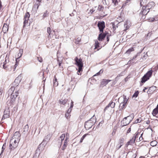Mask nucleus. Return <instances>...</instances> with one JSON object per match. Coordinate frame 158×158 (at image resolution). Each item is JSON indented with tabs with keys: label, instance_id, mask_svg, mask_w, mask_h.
Segmentation results:
<instances>
[{
	"label": "nucleus",
	"instance_id": "nucleus-42",
	"mask_svg": "<svg viewBox=\"0 0 158 158\" xmlns=\"http://www.w3.org/2000/svg\"><path fill=\"white\" fill-rule=\"evenodd\" d=\"M87 135H89V134H85L84 135H83V136L82 137V138H81V140L80 141V143H81V142H82L83 140L84 139V138Z\"/></svg>",
	"mask_w": 158,
	"mask_h": 158
},
{
	"label": "nucleus",
	"instance_id": "nucleus-50",
	"mask_svg": "<svg viewBox=\"0 0 158 158\" xmlns=\"http://www.w3.org/2000/svg\"><path fill=\"white\" fill-rule=\"evenodd\" d=\"M37 59L40 62H41L42 61V59L41 57H37Z\"/></svg>",
	"mask_w": 158,
	"mask_h": 158
},
{
	"label": "nucleus",
	"instance_id": "nucleus-53",
	"mask_svg": "<svg viewBox=\"0 0 158 158\" xmlns=\"http://www.w3.org/2000/svg\"><path fill=\"white\" fill-rule=\"evenodd\" d=\"M68 139H69L68 137L66 136L65 138V139L64 140V143H67V142H68Z\"/></svg>",
	"mask_w": 158,
	"mask_h": 158
},
{
	"label": "nucleus",
	"instance_id": "nucleus-12",
	"mask_svg": "<svg viewBox=\"0 0 158 158\" xmlns=\"http://www.w3.org/2000/svg\"><path fill=\"white\" fill-rule=\"evenodd\" d=\"M156 87L152 86L149 88L147 92L148 94H152L156 90Z\"/></svg>",
	"mask_w": 158,
	"mask_h": 158
},
{
	"label": "nucleus",
	"instance_id": "nucleus-27",
	"mask_svg": "<svg viewBox=\"0 0 158 158\" xmlns=\"http://www.w3.org/2000/svg\"><path fill=\"white\" fill-rule=\"evenodd\" d=\"M57 60L58 62V65L59 66H60L62 62V59L61 58H59V57H57Z\"/></svg>",
	"mask_w": 158,
	"mask_h": 158
},
{
	"label": "nucleus",
	"instance_id": "nucleus-35",
	"mask_svg": "<svg viewBox=\"0 0 158 158\" xmlns=\"http://www.w3.org/2000/svg\"><path fill=\"white\" fill-rule=\"evenodd\" d=\"M127 101V98H126V96H124L123 97V102L124 103V104H126Z\"/></svg>",
	"mask_w": 158,
	"mask_h": 158
},
{
	"label": "nucleus",
	"instance_id": "nucleus-39",
	"mask_svg": "<svg viewBox=\"0 0 158 158\" xmlns=\"http://www.w3.org/2000/svg\"><path fill=\"white\" fill-rule=\"evenodd\" d=\"M9 114H4L2 118V120L6 118L9 117Z\"/></svg>",
	"mask_w": 158,
	"mask_h": 158
},
{
	"label": "nucleus",
	"instance_id": "nucleus-9",
	"mask_svg": "<svg viewBox=\"0 0 158 158\" xmlns=\"http://www.w3.org/2000/svg\"><path fill=\"white\" fill-rule=\"evenodd\" d=\"M3 67L4 69L9 71H11L12 69V66L6 64V59L3 63Z\"/></svg>",
	"mask_w": 158,
	"mask_h": 158
},
{
	"label": "nucleus",
	"instance_id": "nucleus-58",
	"mask_svg": "<svg viewBox=\"0 0 158 158\" xmlns=\"http://www.w3.org/2000/svg\"><path fill=\"white\" fill-rule=\"evenodd\" d=\"M17 66V64H15V68H13V67H12V68H13L14 69H13V71H15V68Z\"/></svg>",
	"mask_w": 158,
	"mask_h": 158
},
{
	"label": "nucleus",
	"instance_id": "nucleus-57",
	"mask_svg": "<svg viewBox=\"0 0 158 158\" xmlns=\"http://www.w3.org/2000/svg\"><path fill=\"white\" fill-rule=\"evenodd\" d=\"M3 89H0V95H1L2 93Z\"/></svg>",
	"mask_w": 158,
	"mask_h": 158
},
{
	"label": "nucleus",
	"instance_id": "nucleus-24",
	"mask_svg": "<svg viewBox=\"0 0 158 158\" xmlns=\"http://www.w3.org/2000/svg\"><path fill=\"white\" fill-rule=\"evenodd\" d=\"M28 128L29 127L28 125H26L23 128V133L24 134L27 132L28 130Z\"/></svg>",
	"mask_w": 158,
	"mask_h": 158
},
{
	"label": "nucleus",
	"instance_id": "nucleus-54",
	"mask_svg": "<svg viewBox=\"0 0 158 158\" xmlns=\"http://www.w3.org/2000/svg\"><path fill=\"white\" fill-rule=\"evenodd\" d=\"M141 122V120H140V119H137V120H136L135 121V123H140Z\"/></svg>",
	"mask_w": 158,
	"mask_h": 158
},
{
	"label": "nucleus",
	"instance_id": "nucleus-10",
	"mask_svg": "<svg viewBox=\"0 0 158 158\" xmlns=\"http://www.w3.org/2000/svg\"><path fill=\"white\" fill-rule=\"evenodd\" d=\"M94 124L91 123L90 121H87L85 124V127L86 129H89Z\"/></svg>",
	"mask_w": 158,
	"mask_h": 158
},
{
	"label": "nucleus",
	"instance_id": "nucleus-16",
	"mask_svg": "<svg viewBox=\"0 0 158 158\" xmlns=\"http://www.w3.org/2000/svg\"><path fill=\"white\" fill-rule=\"evenodd\" d=\"M106 36V34L104 33L102 34V33L101 32L99 34L98 39V40L101 41L105 38Z\"/></svg>",
	"mask_w": 158,
	"mask_h": 158
},
{
	"label": "nucleus",
	"instance_id": "nucleus-48",
	"mask_svg": "<svg viewBox=\"0 0 158 158\" xmlns=\"http://www.w3.org/2000/svg\"><path fill=\"white\" fill-rule=\"evenodd\" d=\"M112 2L114 3L115 5H116L118 3L117 0H112Z\"/></svg>",
	"mask_w": 158,
	"mask_h": 158
},
{
	"label": "nucleus",
	"instance_id": "nucleus-15",
	"mask_svg": "<svg viewBox=\"0 0 158 158\" xmlns=\"http://www.w3.org/2000/svg\"><path fill=\"white\" fill-rule=\"evenodd\" d=\"M131 26L130 23L129 21H127L124 24V27L125 29H124V31H126Z\"/></svg>",
	"mask_w": 158,
	"mask_h": 158
},
{
	"label": "nucleus",
	"instance_id": "nucleus-52",
	"mask_svg": "<svg viewBox=\"0 0 158 158\" xmlns=\"http://www.w3.org/2000/svg\"><path fill=\"white\" fill-rule=\"evenodd\" d=\"M70 116V115L69 114L66 112V113H65V117L67 118H68V117L69 116Z\"/></svg>",
	"mask_w": 158,
	"mask_h": 158
},
{
	"label": "nucleus",
	"instance_id": "nucleus-55",
	"mask_svg": "<svg viewBox=\"0 0 158 158\" xmlns=\"http://www.w3.org/2000/svg\"><path fill=\"white\" fill-rule=\"evenodd\" d=\"M123 76V73H121L120 74H118V76L116 78V79H117L118 77H119L120 76Z\"/></svg>",
	"mask_w": 158,
	"mask_h": 158
},
{
	"label": "nucleus",
	"instance_id": "nucleus-17",
	"mask_svg": "<svg viewBox=\"0 0 158 158\" xmlns=\"http://www.w3.org/2000/svg\"><path fill=\"white\" fill-rule=\"evenodd\" d=\"M51 135L50 134H47V135L45 137V138L43 140V141H45L47 143L48 142L51 138Z\"/></svg>",
	"mask_w": 158,
	"mask_h": 158
},
{
	"label": "nucleus",
	"instance_id": "nucleus-6",
	"mask_svg": "<svg viewBox=\"0 0 158 158\" xmlns=\"http://www.w3.org/2000/svg\"><path fill=\"white\" fill-rule=\"evenodd\" d=\"M132 118L130 116H128L124 118L123 120L121 122L123 126H126L128 124L131 122Z\"/></svg>",
	"mask_w": 158,
	"mask_h": 158
},
{
	"label": "nucleus",
	"instance_id": "nucleus-8",
	"mask_svg": "<svg viewBox=\"0 0 158 158\" xmlns=\"http://www.w3.org/2000/svg\"><path fill=\"white\" fill-rule=\"evenodd\" d=\"M20 134L19 132H16L12 137L11 139H14L17 141L19 142L20 139Z\"/></svg>",
	"mask_w": 158,
	"mask_h": 158
},
{
	"label": "nucleus",
	"instance_id": "nucleus-2",
	"mask_svg": "<svg viewBox=\"0 0 158 158\" xmlns=\"http://www.w3.org/2000/svg\"><path fill=\"white\" fill-rule=\"evenodd\" d=\"M75 60L76 61L75 64L78 67V72H82V68L83 66L82 59L81 58L79 59L76 57L75 58Z\"/></svg>",
	"mask_w": 158,
	"mask_h": 158
},
{
	"label": "nucleus",
	"instance_id": "nucleus-31",
	"mask_svg": "<svg viewBox=\"0 0 158 158\" xmlns=\"http://www.w3.org/2000/svg\"><path fill=\"white\" fill-rule=\"evenodd\" d=\"M140 1L141 6H144V4H146L147 2V0H140Z\"/></svg>",
	"mask_w": 158,
	"mask_h": 158
},
{
	"label": "nucleus",
	"instance_id": "nucleus-49",
	"mask_svg": "<svg viewBox=\"0 0 158 158\" xmlns=\"http://www.w3.org/2000/svg\"><path fill=\"white\" fill-rule=\"evenodd\" d=\"M138 134H135V135H134V136L132 137V138L133 139H135V140L136 138L138 137Z\"/></svg>",
	"mask_w": 158,
	"mask_h": 158
},
{
	"label": "nucleus",
	"instance_id": "nucleus-5",
	"mask_svg": "<svg viewBox=\"0 0 158 158\" xmlns=\"http://www.w3.org/2000/svg\"><path fill=\"white\" fill-rule=\"evenodd\" d=\"M149 10H148L146 6H143L142 7V10L139 14V15H142V18L144 19L145 16L149 12Z\"/></svg>",
	"mask_w": 158,
	"mask_h": 158
},
{
	"label": "nucleus",
	"instance_id": "nucleus-36",
	"mask_svg": "<svg viewBox=\"0 0 158 158\" xmlns=\"http://www.w3.org/2000/svg\"><path fill=\"white\" fill-rule=\"evenodd\" d=\"M9 110L8 108L6 109L4 111V114H9Z\"/></svg>",
	"mask_w": 158,
	"mask_h": 158
},
{
	"label": "nucleus",
	"instance_id": "nucleus-13",
	"mask_svg": "<svg viewBox=\"0 0 158 158\" xmlns=\"http://www.w3.org/2000/svg\"><path fill=\"white\" fill-rule=\"evenodd\" d=\"M30 16V15L29 13L28 12H27L26 13L24 18V21L23 23L24 25H25L26 23H27L28 20L29 19Z\"/></svg>",
	"mask_w": 158,
	"mask_h": 158
},
{
	"label": "nucleus",
	"instance_id": "nucleus-21",
	"mask_svg": "<svg viewBox=\"0 0 158 158\" xmlns=\"http://www.w3.org/2000/svg\"><path fill=\"white\" fill-rule=\"evenodd\" d=\"M158 113V104L155 109H154L152 112V114L153 116H155Z\"/></svg>",
	"mask_w": 158,
	"mask_h": 158
},
{
	"label": "nucleus",
	"instance_id": "nucleus-14",
	"mask_svg": "<svg viewBox=\"0 0 158 158\" xmlns=\"http://www.w3.org/2000/svg\"><path fill=\"white\" fill-rule=\"evenodd\" d=\"M155 6V3L153 2H151L148 3L147 5L145 6H146L147 8L149 10L150 9L154 7Z\"/></svg>",
	"mask_w": 158,
	"mask_h": 158
},
{
	"label": "nucleus",
	"instance_id": "nucleus-28",
	"mask_svg": "<svg viewBox=\"0 0 158 158\" xmlns=\"http://www.w3.org/2000/svg\"><path fill=\"white\" fill-rule=\"evenodd\" d=\"M95 47L94 49H97L99 48V43L98 41L97 40H95Z\"/></svg>",
	"mask_w": 158,
	"mask_h": 158
},
{
	"label": "nucleus",
	"instance_id": "nucleus-64",
	"mask_svg": "<svg viewBox=\"0 0 158 158\" xmlns=\"http://www.w3.org/2000/svg\"><path fill=\"white\" fill-rule=\"evenodd\" d=\"M115 134V132H114V131H113L112 133V135H114Z\"/></svg>",
	"mask_w": 158,
	"mask_h": 158
},
{
	"label": "nucleus",
	"instance_id": "nucleus-62",
	"mask_svg": "<svg viewBox=\"0 0 158 158\" xmlns=\"http://www.w3.org/2000/svg\"><path fill=\"white\" fill-rule=\"evenodd\" d=\"M137 57V55H136L135 56H134L133 57V58L132 59H135Z\"/></svg>",
	"mask_w": 158,
	"mask_h": 158
},
{
	"label": "nucleus",
	"instance_id": "nucleus-47",
	"mask_svg": "<svg viewBox=\"0 0 158 158\" xmlns=\"http://www.w3.org/2000/svg\"><path fill=\"white\" fill-rule=\"evenodd\" d=\"M6 145V144L5 143L3 145V146L2 147V152H1V154H0V155H2V153L3 152V151H4V150L5 149V145Z\"/></svg>",
	"mask_w": 158,
	"mask_h": 158
},
{
	"label": "nucleus",
	"instance_id": "nucleus-7",
	"mask_svg": "<svg viewBox=\"0 0 158 158\" xmlns=\"http://www.w3.org/2000/svg\"><path fill=\"white\" fill-rule=\"evenodd\" d=\"M98 26L99 28L100 32L102 33L103 29L105 27V23L103 21L99 22L98 23Z\"/></svg>",
	"mask_w": 158,
	"mask_h": 158
},
{
	"label": "nucleus",
	"instance_id": "nucleus-46",
	"mask_svg": "<svg viewBox=\"0 0 158 158\" xmlns=\"http://www.w3.org/2000/svg\"><path fill=\"white\" fill-rule=\"evenodd\" d=\"M103 72V70L101 69L96 74L94 75V76H98L99 75L100 73H102Z\"/></svg>",
	"mask_w": 158,
	"mask_h": 158
},
{
	"label": "nucleus",
	"instance_id": "nucleus-29",
	"mask_svg": "<svg viewBox=\"0 0 158 158\" xmlns=\"http://www.w3.org/2000/svg\"><path fill=\"white\" fill-rule=\"evenodd\" d=\"M51 32L52 31L50 27H48L47 28V32L49 34L48 37L50 38H52L51 35Z\"/></svg>",
	"mask_w": 158,
	"mask_h": 158
},
{
	"label": "nucleus",
	"instance_id": "nucleus-23",
	"mask_svg": "<svg viewBox=\"0 0 158 158\" xmlns=\"http://www.w3.org/2000/svg\"><path fill=\"white\" fill-rule=\"evenodd\" d=\"M68 100L66 99H61L59 101L60 103L63 105H64L67 102Z\"/></svg>",
	"mask_w": 158,
	"mask_h": 158
},
{
	"label": "nucleus",
	"instance_id": "nucleus-37",
	"mask_svg": "<svg viewBox=\"0 0 158 158\" xmlns=\"http://www.w3.org/2000/svg\"><path fill=\"white\" fill-rule=\"evenodd\" d=\"M110 108L112 109L114 107L115 103L113 102H110Z\"/></svg>",
	"mask_w": 158,
	"mask_h": 158
},
{
	"label": "nucleus",
	"instance_id": "nucleus-1",
	"mask_svg": "<svg viewBox=\"0 0 158 158\" xmlns=\"http://www.w3.org/2000/svg\"><path fill=\"white\" fill-rule=\"evenodd\" d=\"M15 89L14 87H12L8 91L9 94H11L10 98L11 102H13L15 100L16 98L18 95V93L17 91L14 92Z\"/></svg>",
	"mask_w": 158,
	"mask_h": 158
},
{
	"label": "nucleus",
	"instance_id": "nucleus-60",
	"mask_svg": "<svg viewBox=\"0 0 158 158\" xmlns=\"http://www.w3.org/2000/svg\"><path fill=\"white\" fill-rule=\"evenodd\" d=\"M158 69V65H157L155 67V70H157Z\"/></svg>",
	"mask_w": 158,
	"mask_h": 158
},
{
	"label": "nucleus",
	"instance_id": "nucleus-40",
	"mask_svg": "<svg viewBox=\"0 0 158 158\" xmlns=\"http://www.w3.org/2000/svg\"><path fill=\"white\" fill-rule=\"evenodd\" d=\"M139 92L137 91L135 92L132 96V98H136L137 97L138 95Z\"/></svg>",
	"mask_w": 158,
	"mask_h": 158
},
{
	"label": "nucleus",
	"instance_id": "nucleus-56",
	"mask_svg": "<svg viewBox=\"0 0 158 158\" xmlns=\"http://www.w3.org/2000/svg\"><path fill=\"white\" fill-rule=\"evenodd\" d=\"M142 134L139 137V141H141L143 139V137H142Z\"/></svg>",
	"mask_w": 158,
	"mask_h": 158
},
{
	"label": "nucleus",
	"instance_id": "nucleus-59",
	"mask_svg": "<svg viewBox=\"0 0 158 158\" xmlns=\"http://www.w3.org/2000/svg\"><path fill=\"white\" fill-rule=\"evenodd\" d=\"M106 39H107V42H108L109 40V36H108V35L107 36Z\"/></svg>",
	"mask_w": 158,
	"mask_h": 158
},
{
	"label": "nucleus",
	"instance_id": "nucleus-34",
	"mask_svg": "<svg viewBox=\"0 0 158 158\" xmlns=\"http://www.w3.org/2000/svg\"><path fill=\"white\" fill-rule=\"evenodd\" d=\"M48 16V13L47 10H46L43 13V18L47 17Z\"/></svg>",
	"mask_w": 158,
	"mask_h": 158
},
{
	"label": "nucleus",
	"instance_id": "nucleus-19",
	"mask_svg": "<svg viewBox=\"0 0 158 158\" xmlns=\"http://www.w3.org/2000/svg\"><path fill=\"white\" fill-rule=\"evenodd\" d=\"M135 139H133L132 138L130 140L128 141L126 144V146H128L129 145H132L134 143H135Z\"/></svg>",
	"mask_w": 158,
	"mask_h": 158
},
{
	"label": "nucleus",
	"instance_id": "nucleus-3",
	"mask_svg": "<svg viewBox=\"0 0 158 158\" xmlns=\"http://www.w3.org/2000/svg\"><path fill=\"white\" fill-rule=\"evenodd\" d=\"M152 73V70L148 71L146 74L142 78L141 82L144 83L148 80L149 79L150 77H151Z\"/></svg>",
	"mask_w": 158,
	"mask_h": 158
},
{
	"label": "nucleus",
	"instance_id": "nucleus-4",
	"mask_svg": "<svg viewBox=\"0 0 158 158\" xmlns=\"http://www.w3.org/2000/svg\"><path fill=\"white\" fill-rule=\"evenodd\" d=\"M19 142L17 141L14 139H11L9 146L10 149L13 150L16 148L18 145Z\"/></svg>",
	"mask_w": 158,
	"mask_h": 158
},
{
	"label": "nucleus",
	"instance_id": "nucleus-11",
	"mask_svg": "<svg viewBox=\"0 0 158 158\" xmlns=\"http://www.w3.org/2000/svg\"><path fill=\"white\" fill-rule=\"evenodd\" d=\"M110 81V80L103 79L101 82L100 86L102 87L105 86Z\"/></svg>",
	"mask_w": 158,
	"mask_h": 158
},
{
	"label": "nucleus",
	"instance_id": "nucleus-25",
	"mask_svg": "<svg viewBox=\"0 0 158 158\" xmlns=\"http://www.w3.org/2000/svg\"><path fill=\"white\" fill-rule=\"evenodd\" d=\"M73 102L72 101H71V105H70V108L68 109L67 113H69L70 114V113L71 111L72 110V109L73 107Z\"/></svg>",
	"mask_w": 158,
	"mask_h": 158
},
{
	"label": "nucleus",
	"instance_id": "nucleus-51",
	"mask_svg": "<svg viewBox=\"0 0 158 158\" xmlns=\"http://www.w3.org/2000/svg\"><path fill=\"white\" fill-rule=\"evenodd\" d=\"M121 105H122V106H121L122 107V108H124L126 106V104H124V103H123V102H122L120 104V106H121Z\"/></svg>",
	"mask_w": 158,
	"mask_h": 158
},
{
	"label": "nucleus",
	"instance_id": "nucleus-63",
	"mask_svg": "<svg viewBox=\"0 0 158 158\" xmlns=\"http://www.w3.org/2000/svg\"><path fill=\"white\" fill-rule=\"evenodd\" d=\"M133 60V59H132L131 60H129V61H128V64H130V63H131V60Z\"/></svg>",
	"mask_w": 158,
	"mask_h": 158
},
{
	"label": "nucleus",
	"instance_id": "nucleus-44",
	"mask_svg": "<svg viewBox=\"0 0 158 158\" xmlns=\"http://www.w3.org/2000/svg\"><path fill=\"white\" fill-rule=\"evenodd\" d=\"M67 143H64V145L62 148V150H64L65 149L67 146Z\"/></svg>",
	"mask_w": 158,
	"mask_h": 158
},
{
	"label": "nucleus",
	"instance_id": "nucleus-26",
	"mask_svg": "<svg viewBox=\"0 0 158 158\" xmlns=\"http://www.w3.org/2000/svg\"><path fill=\"white\" fill-rule=\"evenodd\" d=\"M65 137V134H62L60 137V138L59 139V140H60L61 141V143L60 145L61 144L63 140L64 139V138Z\"/></svg>",
	"mask_w": 158,
	"mask_h": 158
},
{
	"label": "nucleus",
	"instance_id": "nucleus-22",
	"mask_svg": "<svg viewBox=\"0 0 158 158\" xmlns=\"http://www.w3.org/2000/svg\"><path fill=\"white\" fill-rule=\"evenodd\" d=\"M23 54V49H20L19 50V52L18 53L17 55L16 56V60L17 59H19L20 58L22 55Z\"/></svg>",
	"mask_w": 158,
	"mask_h": 158
},
{
	"label": "nucleus",
	"instance_id": "nucleus-18",
	"mask_svg": "<svg viewBox=\"0 0 158 158\" xmlns=\"http://www.w3.org/2000/svg\"><path fill=\"white\" fill-rule=\"evenodd\" d=\"M8 27L6 24H4L2 28V31L4 33H6L8 31Z\"/></svg>",
	"mask_w": 158,
	"mask_h": 158
},
{
	"label": "nucleus",
	"instance_id": "nucleus-43",
	"mask_svg": "<svg viewBox=\"0 0 158 158\" xmlns=\"http://www.w3.org/2000/svg\"><path fill=\"white\" fill-rule=\"evenodd\" d=\"M81 38L78 37L76 40L75 41V43L77 44L79 43L80 42L81 40Z\"/></svg>",
	"mask_w": 158,
	"mask_h": 158
},
{
	"label": "nucleus",
	"instance_id": "nucleus-45",
	"mask_svg": "<svg viewBox=\"0 0 158 158\" xmlns=\"http://www.w3.org/2000/svg\"><path fill=\"white\" fill-rule=\"evenodd\" d=\"M124 139L123 138H121L119 140V143L120 144H122L123 145V144L124 142Z\"/></svg>",
	"mask_w": 158,
	"mask_h": 158
},
{
	"label": "nucleus",
	"instance_id": "nucleus-30",
	"mask_svg": "<svg viewBox=\"0 0 158 158\" xmlns=\"http://www.w3.org/2000/svg\"><path fill=\"white\" fill-rule=\"evenodd\" d=\"M157 142L156 141L154 140L152 141L150 143V145L153 147L156 146L157 144Z\"/></svg>",
	"mask_w": 158,
	"mask_h": 158
},
{
	"label": "nucleus",
	"instance_id": "nucleus-61",
	"mask_svg": "<svg viewBox=\"0 0 158 158\" xmlns=\"http://www.w3.org/2000/svg\"><path fill=\"white\" fill-rule=\"evenodd\" d=\"M148 88L145 87L144 89L143 90V92H146L145 90L148 89Z\"/></svg>",
	"mask_w": 158,
	"mask_h": 158
},
{
	"label": "nucleus",
	"instance_id": "nucleus-33",
	"mask_svg": "<svg viewBox=\"0 0 158 158\" xmlns=\"http://www.w3.org/2000/svg\"><path fill=\"white\" fill-rule=\"evenodd\" d=\"M134 50L133 48H130L126 51V53L129 54L131 52L134 51Z\"/></svg>",
	"mask_w": 158,
	"mask_h": 158
},
{
	"label": "nucleus",
	"instance_id": "nucleus-20",
	"mask_svg": "<svg viewBox=\"0 0 158 158\" xmlns=\"http://www.w3.org/2000/svg\"><path fill=\"white\" fill-rule=\"evenodd\" d=\"M96 117L94 116V115H93L91 118L88 121H90L91 123L93 124H94L96 122Z\"/></svg>",
	"mask_w": 158,
	"mask_h": 158
},
{
	"label": "nucleus",
	"instance_id": "nucleus-41",
	"mask_svg": "<svg viewBox=\"0 0 158 158\" xmlns=\"http://www.w3.org/2000/svg\"><path fill=\"white\" fill-rule=\"evenodd\" d=\"M110 102L109 104L106 106L105 109H104V110H110Z\"/></svg>",
	"mask_w": 158,
	"mask_h": 158
},
{
	"label": "nucleus",
	"instance_id": "nucleus-38",
	"mask_svg": "<svg viewBox=\"0 0 158 158\" xmlns=\"http://www.w3.org/2000/svg\"><path fill=\"white\" fill-rule=\"evenodd\" d=\"M103 9H104V7L103 6H101V5H99L98 6V10L100 11H103Z\"/></svg>",
	"mask_w": 158,
	"mask_h": 158
},
{
	"label": "nucleus",
	"instance_id": "nucleus-32",
	"mask_svg": "<svg viewBox=\"0 0 158 158\" xmlns=\"http://www.w3.org/2000/svg\"><path fill=\"white\" fill-rule=\"evenodd\" d=\"M53 85L54 86H57L58 85V82L57 81L56 78V77H55V80L53 81Z\"/></svg>",
	"mask_w": 158,
	"mask_h": 158
}]
</instances>
